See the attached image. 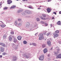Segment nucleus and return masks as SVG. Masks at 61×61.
<instances>
[{"mask_svg":"<svg viewBox=\"0 0 61 61\" xmlns=\"http://www.w3.org/2000/svg\"><path fill=\"white\" fill-rule=\"evenodd\" d=\"M44 59V55H42L39 58V60L41 61L43 60Z\"/></svg>","mask_w":61,"mask_h":61,"instance_id":"f257e3e1","label":"nucleus"},{"mask_svg":"<svg viewBox=\"0 0 61 61\" xmlns=\"http://www.w3.org/2000/svg\"><path fill=\"white\" fill-rule=\"evenodd\" d=\"M39 36H40L39 38V40H41L42 39H43L44 38V37L43 36V35L42 34L39 35Z\"/></svg>","mask_w":61,"mask_h":61,"instance_id":"f03ea898","label":"nucleus"},{"mask_svg":"<svg viewBox=\"0 0 61 61\" xmlns=\"http://www.w3.org/2000/svg\"><path fill=\"white\" fill-rule=\"evenodd\" d=\"M23 56L24 57H25L26 58H29V54H28L26 53Z\"/></svg>","mask_w":61,"mask_h":61,"instance_id":"7ed1b4c3","label":"nucleus"},{"mask_svg":"<svg viewBox=\"0 0 61 61\" xmlns=\"http://www.w3.org/2000/svg\"><path fill=\"white\" fill-rule=\"evenodd\" d=\"M53 36H54V38L55 37H57L59 36L58 34H57L56 33H54L53 34Z\"/></svg>","mask_w":61,"mask_h":61,"instance_id":"20e7f679","label":"nucleus"},{"mask_svg":"<svg viewBox=\"0 0 61 61\" xmlns=\"http://www.w3.org/2000/svg\"><path fill=\"white\" fill-rule=\"evenodd\" d=\"M7 4L10 5L11 3H12V1L10 0H7Z\"/></svg>","mask_w":61,"mask_h":61,"instance_id":"39448f33","label":"nucleus"},{"mask_svg":"<svg viewBox=\"0 0 61 61\" xmlns=\"http://www.w3.org/2000/svg\"><path fill=\"white\" fill-rule=\"evenodd\" d=\"M0 51L1 52H4V50H5V49L4 48L2 47H0Z\"/></svg>","mask_w":61,"mask_h":61,"instance_id":"423d86ee","label":"nucleus"},{"mask_svg":"<svg viewBox=\"0 0 61 61\" xmlns=\"http://www.w3.org/2000/svg\"><path fill=\"white\" fill-rule=\"evenodd\" d=\"M17 38L18 40H21L22 39V37L21 36H19L17 37Z\"/></svg>","mask_w":61,"mask_h":61,"instance_id":"0eeeda50","label":"nucleus"},{"mask_svg":"<svg viewBox=\"0 0 61 61\" xmlns=\"http://www.w3.org/2000/svg\"><path fill=\"white\" fill-rule=\"evenodd\" d=\"M56 58H61V54H59L56 57Z\"/></svg>","mask_w":61,"mask_h":61,"instance_id":"6e6552de","label":"nucleus"},{"mask_svg":"<svg viewBox=\"0 0 61 61\" xmlns=\"http://www.w3.org/2000/svg\"><path fill=\"white\" fill-rule=\"evenodd\" d=\"M47 43L48 45V46H51V42H50V41H47Z\"/></svg>","mask_w":61,"mask_h":61,"instance_id":"1a4fd4ad","label":"nucleus"},{"mask_svg":"<svg viewBox=\"0 0 61 61\" xmlns=\"http://www.w3.org/2000/svg\"><path fill=\"white\" fill-rule=\"evenodd\" d=\"M25 13H27V14H30V10H26L25 11Z\"/></svg>","mask_w":61,"mask_h":61,"instance_id":"9d476101","label":"nucleus"},{"mask_svg":"<svg viewBox=\"0 0 61 61\" xmlns=\"http://www.w3.org/2000/svg\"><path fill=\"white\" fill-rule=\"evenodd\" d=\"M7 37V36L6 35V34H4L3 35V39H6Z\"/></svg>","mask_w":61,"mask_h":61,"instance_id":"9b49d317","label":"nucleus"},{"mask_svg":"<svg viewBox=\"0 0 61 61\" xmlns=\"http://www.w3.org/2000/svg\"><path fill=\"white\" fill-rule=\"evenodd\" d=\"M13 42L14 43H16L17 42V39L15 38H14L13 40Z\"/></svg>","mask_w":61,"mask_h":61,"instance_id":"f8f14e48","label":"nucleus"},{"mask_svg":"<svg viewBox=\"0 0 61 61\" xmlns=\"http://www.w3.org/2000/svg\"><path fill=\"white\" fill-rule=\"evenodd\" d=\"M57 25H61V21H58L56 23Z\"/></svg>","mask_w":61,"mask_h":61,"instance_id":"ddd939ff","label":"nucleus"},{"mask_svg":"<svg viewBox=\"0 0 61 61\" xmlns=\"http://www.w3.org/2000/svg\"><path fill=\"white\" fill-rule=\"evenodd\" d=\"M47 11L48 13H49L51 11V9L50 8H48L47 9Z\"/></svg>","mask_w":61,"mask_h":61,"instance_id":"4468645a","label":"nucleus"},{"mask_svg":"<svg viewBox=\"0 0 61 61\" xmlns=\"http://www.w3.org/2000/svg\"><path fill=\"white\" fill-rule=\"evenodd\" d=\"M43 51L44 53H46V52H47V50L46 49H45L43 50Z\"/></svg>","mask_w":61,"mask_h":61,"instance_id":"2eb2a0df","label":"nucleus"},{"mask_svg":"<svg viewBox=\"0 0 61 61\" xmlns=\"http://www.w3.org/2000/svg\"><path fill=\"white\" fill-rule=\"evenodd\" d=\"M5 26H6V25L5 24H2L1 25V27L3 28L5 27Z\"/></svg>","mask_w":61,"mask_h":61,"instance_id":"dca6fc26","label":"nucleus"},{"mask_svg":"<svg viewBox=\"0 0 61 61\" xmlns=\"http://www.w3.org/2000/svg\"><path fill=\"white\" fill-rule=\"evenodd\" d=\"M41 19H42V20H46V18H43L42 17H41Z\"/></svg>","mask_w":61,"mask_h":61,"instance_id":"f3484780","label":"nucleus"},{"mask_svg":"<svg viewBox=\"0 0 61 61\" xmlns=\"http://www.w3.org/2000/svg\"><path fill=\"white\" fill-rule=\"evenodd\" d=\"M16 7V6H12L10 8V9H12V8H15V7Z\"/></svg>","mask_w":61,"mask_h":61,"instance_id":"a211bd4d","label":"nucleus"},{"mask_svg":"<svg viewBox=\"0 0 61 61\" xmlns=\"http://www.w3.org/2000/svg\"><path fill=\"white\" fill-rule=\"evenodd\" d=\"M28 7V8H30L31 9H33V7L30 5Z\"/></svg>","mask_w":61,"mask_h":61,"instance_id":"6ab92c4d","label":"nucleus"},{"mask_svg":"<svg viewBox=\"0 0 61 61\" xmlns=\"http://www.w3.org/2000/svg\"><path fill=\"white\" fill-rule=\"evenodd\" d=\"M26 25L27 26H29L30 25V24L29 22H27L26 24Z\"/></svg>","mask_w":61,"mask_h":61,"instance_id":"aec40b11","label":"nucleus"},{"mask_svg":"<svg viewBox=\"0 0 61 61\" xmlns=\"http://www.w3.org/2000/svg\"><path fill=\"white\" fill-rule=\"evenodd\" d=\"M47 32V31L46 30L45 31H44L43 34H44V35H46V33Z\"/></svg>","mask_w":61,"mask_h":61,"instance_id":"412c9836","label":"nucleus"},{"mask_svg":"<svg viewBox=\"0 0 61 61\" xmlns=\"http://www.w3.org/2000/svg\"><path fill=\"white\" fill-rule=\"evenodd\" d=\"M22 12V10H21V9H20L18 11V13H20Z\"/></svg>","mask_w":61,"mask_h":61,"instance_id":"4be33fe9","label":"nucleus"},{"mask_svg":"<svg viewBox=\"0 0 61 61\" xmlns=\"http://www.w3.org/2000/svg\"><path fill=\"white\" fill-rule=\"evenodd\" d=\"M55 33L56 34H58L59 33V31L58 30H57L55 31Z\"/></svg>","mask_w":61,"mask_h":61,"instance_id":"5701e85b","label":"nucleus"},{"mask_svg":"<svg viewBox=\"0 0 61 61\" xmlns=\"http://www.w3.org/2000/svg\"><path fill=\"white\" fill-rule=\"evenodd\" d=\"M1 46H5V44L3 43H2Z\"/></svg>","mask_w":61,"mask_h":61,"instance_id":"b1692460","label":"nucleus"},{"mask_svg":"<svg viewBox=\"0 0 61 61\" xmlns=\"http://www.w3.org/2000/svg\"><path fill=\"white\" fill-rule=\"evenodd\" d=\"M9 41H12V38L11 37H9Z\"/></svg>","mask_w":61,"mask_h":61,"instance_id":"393cba45","label":"nucleus"},{"mask_svg":"<svg viewBox=\"0 0 61 61\" xmlns=\"http://www.w3.org/2000/svg\"><path fill=\"white\" fill-rule=\"evenodd\" d=\"M15 25H17V21L16 20L15 21Z\"/></svg>","mask_w":61,"mask_h":61,"instance_id":"a878e982","label":"nucleus"},{"mask_svg":"<svg viewBox=\"0 0 61 61\" xmlns=\"http://www.w3.org/2000/svg\"><path fill=\"white\" fill-rule=\"evenodd\" d=\"M42 15L43 17H46V14H42Z\"/></svg>","mask_w":61,"mask_h":61,"instance_id":"bb28decb","label":"nucleus"},{"mask_svg":"<svg viewBox=\"0 0 61 61\" xmlns=\"http://www.w3.org/2000/svg\"><path fill=\"white\" fill-rule=\"evenodd\" d=\"M23 43L24 44H26L27 43V42L25 41H23Z\"/></svg>","mask_w":61,"mask_h":61,"instance_id":"cd10ccee","label":"nucleus"},{"mask_svg":"<svg viewBox=\"0 0 61 61\" xmlns=\"http://www.w3.org/2000/svg\"><path fill=\"white\" fill-rule=\"evenodd\" d=\"M32 45H33V46H36V44L34 43H33Z\"/></svg>","mask_w":61,"mask_h":61,"instance_id":"c85d7f7f","label":"nucleus"},{"mask_svg":"<svg viewBox=\"0 0 61 61\" xmlns=\"http://www.w3.org/2000/svg\"><path fill=\"white\" fill-rule=\"evenodd\" d=\"M7 9H8V8L7 7H5L4 8V10H7Z\"/></svg>","mask_w":61,"mask_h":61,"instance_id":"c756f323","label":"nucleus"},{"mask_svg":"<svg viewBox=\"0 0 61 61\" xmlns=\"http://www.w3.org/2000/svg\"><path fill=\"white\" fill-rule=\"evenodd\" d=\"M41 24H45V22L43 21H41Z\"/></svg>","mask_w":61,"mask_h":61,"instance_id":"7c9ffc66","label":"nucleus"},{"mask_svg":"<svg viewBox=\"0 0 61 61\" xmlns=\"http://www.w3.org/2000/svg\"><path fill=\"white\" fill-rule=\"evenodd\" d=\"M6 54V53L5 52H3L2 53V55H5Z\"/></svg>","mask_w":61,"mask_h":61,"instance_id":"2f4dec72","label":"nucleus"},{"mask_svg":"<svg viewBox=\"0 0 61 61\" xmlns=\"http://www.w3.org/2000/svg\"><path fill=\"white\" fill-rule=\"evenodd\" d=\"M36 20L38 21H40V19L38 18H36Z\"/></svg>","mask_w":61,"mask_h":61,"instance_id":"473e14b6","label":"nucleus"},{"mask_svg":"<svg viewBox=\"0 0 61 61\" xmlns=\"http://www.w3.org/2000/svg\"><path fill=\"white\" fill-rule=\"evenodd\" d=\"M21 23H19L18 24V26H21Z\"/></svg>","mask_w":61,"mask_h":61,"instance_id":"72a5a7b5","label":"nucleus"},{"mask_svg":"<svg viewBox=\"0 0 61 61\" xmlns=\"http://www.w3.org/2000/svg\"><path fill=\"white\" fill-rule=\"evenodd\" d=\"M46 47V44H43L42 45V47Z\"/></svg>","mask_w":61,"mask_h":61,"instance_id":"f704fd0d","label":"nucleus"},{"mask_svg":"<svg viewBox=\"0 0 61 61\" xmlns=\"http://www.w3.org/2000/svg\"><path fill=\"white\" fill-rule=\"evenodd\" d=\"M50 33H48L47 34V36H49V35H50Z\"/></svg>","mask_w":61,"mask_h":61,"instance_id":"c9c22d12","label":"nucleus"},{"mask_svg":"<svg viewBox=\"0 0 61 61\" xmlns=\"http://www.w3.org/2000/svg\"><path fill=\"white\" fill-rule=\"evenodd\" d=\"M22 15H25V13H24V12H23L22 13Z\"/></svg>","mask_w":61,"mask_h":61,"instance_id":"e433bc0d","label":"nucleus"},{"mask_svg":"<svg viewBox=\"0 0 61 61\" xmlns=\"http://www.w3.org/2000/svg\"><path fill=\"white\" fill-rule=\"evenodd\" d=\"M11 34L12 35H14V33L13 32H11Z\"/></svg>","mask_w":61,"mask_h":61,"instance_id":"4c0bfd02","label":"nucleus"},{"mask_svg":"<svg viewBox=\"0 0 61 61\" xmlns=\"http://www.w3.org/2000/svg\"><path fill=\"white\" fill-rule=\"evenodd\" d=\"M18 21H21V19L19 18L18 19Z\"/></svg>","mask_w":61,"mask_h":61,"instance_id":"58836bf2","label":"nucleus"},{"mask_svg":"<svg viewBox=\"0 0 61 61\" xmlns=\"http://www.w3.org/2000/svg\"><path fill=\"white\" fill-rule=\"evenodd\" d=\"M45 25H46V26H47V25H48V24H47V23H46L45 24Z\"/></svg>","mask_w":61,"mask_h":61,"instance_id":"ea45409f","label":"nucleus"},{"mask_svg":"<svg viewBox=\"0 0 61 61\" xmlns=\"http://www.w3.org/2000/svg\"><path fill=\"white\" fill-rule=\"evenodd\" d=\"M53 14H55V15H56V13L55 12H53Z\"/></svg>","mask_w":61,"mask_h":61,"instance_id":"a19ab883","label":"nucleus"},{"mask_svg":"<svg viewBox=\"0 0 61 61\" xmlns=\"http://www.w3.org/2000/svg\"><path fill=\"white\" fill-rule=\"evenodd\" d=\"M53 25H52V24H51V27H52V26H53Z\"/></svg>","mask_w":61,"mask_h":61,"instance_id":"79ce46f5","label":"nucleus"},{"mask_svg":"<svg viewBox=\"0 0 61 61\" xmlns=\"http://www.w3.org/2000/svg\"><path fill=\"white\" fill-rule=\"evenodd\" d=\"M37 33H36L35 35V36H37Z\"/></svg>","mask_w":61,"mask_h":61,"instance_id":"37998d69","label":"nucleus"},{"mask_svg":"<svg viewBox=\"0 0 61 61\" xmlns=\"http://www.w3.org/2000/svg\"><path fill=\"white\" fill-rule=\"evenodd\" d=\"M55 19L54 17H52V19Z\"/></svg>","mask_w":61,"mask_h":61,"instance_id":"c03bdc74","label":"nucleus"},{"mask_svg":"<svg viewBox=\"0 0 61 61\" xmlns=\"http://www.w3.org/2000/svg\"><path fill=\"white\" fill-rule=\"evenodd\" d=\"M0 58H2V55H0Z\"/></svg>","mask_w":61,"mask_h":61,"instance_id":"a18cd8bd","label":"nucleus"},{"mask_svg":"<svg viewBox=\"0 0 61 61\" xmlns=\"http://www.w3.org/2000/svg\"><path fill=\"white\" fill-rule=\"evenodd\" d=\"M51 0H48V2H50Z\"/></svg>","mask_w":61,"mask_h":61,"instance_id":"49530a36","label":"nucleus"},{"mask_svg":"<svg viewBox=\"0 0 61 61\" xmlns=\"http://www.w3.org/2000/svg\"><path fill=\"white\" fill-rule=\"evenodd\" d=\"M0 5H2V3H0Z\"/></svg>","mask_w":61,"mask_h":61,"instance_id":"de8ad7c7","label":"nucleus"},{"mask_svg":"<svg viewBox=\"0 0 61 61\" xmlns=\"http://www.w3.org/2000/svg\"><path fill=\"white\" fill-rule=\"evenodd\" d=\"M59 14H61V11L59 12Z\"/></svg>","mask_w":61,"mask_h":61,"instance_id":"09e8293b","label":"nucleus"},{"mask_svg":"<svg viewBox=\"0 0 61 61\" xmlns=\"http://www.w3.org/2000/svg\"><path fill=\"white\" fill-rule=\"evenodd\" d=\"M2 43H0V45H2Z\"/></svg>","mask_w":61,"mask_h":61,"instance_id":"8fccbe9b","label":"nucleus"},{"mask_svg":"<svg viewBox=\"0 0 61 61\" xmlns=\"http://www.w3.org/2000/svg\"><path fill=\"white\" fill-rule=\"evenodd\" d=\"M48 57H49V56H50V55L48 54Z\"/></svg>","mask_w":61,"mask_h":61,"instance_id":"3c124183","label":"nucleus"},{"mask_svg":"<svg viewBox=\"0 0 61 61\" xmlns=\"http://www.w3.org/2000/svg\"><path fill=\"white\" fill-rule=\"evenodd\" d=\"M22 0L23 1H26V0Z\"/></svg>","mask_w":61,"mask_h":61,"instance_id":"603ef678","label":"nucleus"},{"mask_svg":"<svg viewBox=\"0 0 61 61\" xmlns=\"http://www.w3.org/2000/svg\"><path fill=\"white\" fill-rule=\"evenodd\" d=\"M57 51H59L60 50L59 49H58L57 50Z\"/></svg>","mask_w":61,"mask_h":61,"instance_id":"864d4df0","label":"nucleus"},{"mask_svg":"<svg viewBox=\"0 0 61 61\" xmlns=\"http://www.w3.org/2000/svg\"><path fill=\"white\" fill-rule=\"evenodd\" d=\"M41 8H38V9H41Z\"/></svg>","mask_w":61,"mask_h":61,"instance_id":"5fc2aeb1","label":"nucleus"},{"mask_svg":"<svg viewBox=\"0 0 61 61\" xmlns=\"http://www.w3.org/2000/svg\"><path fill=\"white\" fill-rule=\"evenodd\" d=\"M16 59H15H15L14 60V61H16Z\"/></svg>","mask_w":61,"mask_h":61,"instance_id":"6e6d98bb","label":"nucleus"},{"mask_svg":"<svg viewBox=\"0 0 61 61\" xmlns=\"http://www.w3.org/2000/svg\"><path fill=\"white\" fill-rule=\"evenodd\" d=\"M57 54V53H55V54Z\"/></svg>","mask_w":61,"mask_h":61,"instance_id":"4d7b16f0","label":"nucleus"},{"mask_svg":"<svg viewBox=\"0 0 61 61\" xmlns=\"http://www.w3.org/2000/svg\"><path fill=\"white\" fill-rule=\"evenodd\" d=\"M30 29V31H31V30H32L31 29Z\"/></svg>","mask_w":61,"mask_h":61,"instance_id":"13d9d810","label":"nucleus"},{"mask_svg":"<svg viewBox=\"0 0 61 61\" xmlns=\"http://www.w3.org/2000/svg\"><path fill=\"white\" fill-rule=\"evenodd\" d=\"M30 45H32V44L31 43L30 44Z\"/></svg>","mask_w":61,"mask_h":61,"instance_id":"bf43d9fd","label":"nucleus"},{"mask_svg":"<svg viewBox=\"0 0 61 61\" xmlns=\"http://www.w3.org/2000/svg\"><path fill=\"white\" fill-rule=\"evenodd\" d=\"M41 7V6H40V7Z\"/></svg>","mask_w":61,"mask_h":61,"instance_id":"052dcab7","label":"nucleus"},{"mask_svg":"<svg viewBox=\"0 0 61 61\" xmlns=\"http://www.w3.org/2000/svg\"><path fill=\"white\" fill-rule=\"evenodd\" d=\"M1 51H0V54H1Z\"/></svg>","mask_w":61,"mask_h":61,"instance_id":"680f3d73","label":"nucleus"},{"mask_svg":"<svg viewBox=\"0 0 61 61\" xmlns=\"http://www.w3.org/2000/svg\"><path fill=\"white\" fill-rule=\"evenodd\" d=\"M52 48H51V50H52Z\"/></svg>","mask_w":61,"mask_h":61,"instance_id":"e2e57ef3","label":"nucleus"},{"mask_svg":"<svg viewBox=\"0 0 61 61\" xmlns=\"http://www.w3.org/2000/svg\"><path fill=\"white\" fill-rule=\"evenodd\" d=\"M0 22H1V23H2V21H0Z\"/></svg>","mask_w":61,"mask_h":61,"instance_id":"0e129e2a","label":"nucleus"},{"mask_svg":"<svg viewBox=\"0 0 61 61\" xmlns=\"http://www.w3.org/2000/svg\"><path fill=\"white\" fill-rule=\"evenodd\" d=\"M16 0V1H18V0Z\"/></svg>","mask_w":61,"mask_h":61,"instance_id":"69168bd1","label":"nucleus"},{"mask_svg":"<svg viewBox=\"0 0 61 61\" xmlns=\"http://www.w3.org/2000/svg\"><path fill=\"white\" fill-rule=\"evenodd\" d=\"M28 0H26V1H27Z\"/></svg>","mask_w":61,"mask_h":61,"instance_id":"338daca9","label":"nucleus"},{"mask_svg":"<svg viewBox=\"0 0 61 61\" xmlns=\"http://www.w3.org/2000/svg\"><path fill=\"white\" fill-rule=\"evenodd\" d=\"M0 25H1L0 24Z\"/></svg>","mask_w":61,"mask_h":61,"instance_id":"774afa93","label":"nucleus"}]
</instances>
